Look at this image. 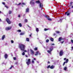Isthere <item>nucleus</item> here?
I'll return each instance as SVG.
<instances>
[{
  "label": "nucleus",
  "mask_w": 73,
  "mask_h": 73,
  "mask_svg": "<svg viewBox=\"0 0 73 73\" xmlns=\"http://www.w3.org/2000/svg\"><path fill=\"white\" fill-rule=\"evenodd\" d=\"M26 40L27 41H29V39L28 38H27Z\"/></svg>",
  "instance_id": "obj_25"
},
{
  "label": "nucleus",
  "mask_w": 73,
  "mask_h": 73,
  "mask_svg": "<svg viewBox=\"0 0 73 73\" xmlns=\"http://www.w3.org/2000/svg\"><path fill=\"white\" fill-rule=\"evenodd\" d=\"M63 53H64V52H63V50H61L59 52V55H60V56H62V54H63Z\"/></svg>",
  "instance_id": "obj_6"
},
{
  "label": "nucleus",
  "mask_w": 73,
  "mask_h": 73,
  "mask_svg": "<svg viewBox=\"0 0 73 73\" xmlns=\"http://www.w3.org/2000/svg\"><path fill=\"white\" fill-rule=\"evenodd\" d=\"M21 16H20V15H18V17H21Z\"/></svg>",
  "instance_id": "obj_53"
},
{
  "label": "nucleus",
  "mask_w": 73,
  "mask_h": 73,
  "mask_svg": "<svg viewBox=\"0 0 73 73\" xmlns=\"http://www.w3.org/2000/svg\"><path fill=\"white\" fill-rule=\"evenodd\" d=\"M70 10H68V11H67V12H66L65 13V14H67V13H68V12H70Z\"/></svg>",
  "instance_id": "obj_16"
},
{
  "label": "nucleus",
  "mask_w": 73,
  "mask_h": 73,
  "mask_svg": "<svg viewBox=\"0 0 73 73\" xmlns=\"http://www.w3.org/2000/svg\"><path fill=\"white\" fill-rule=\"evenodd\" d=\"M12 68H13V66H12L10 68V69H11Z\"/></svg>",
  "instance_id": "obj_32"
},
{
  "label": "nucleus",
  "mask_w": 73,
  "mask_h": 73,
  "mask_svg": "<svg viewBox=\"0 0 73 73\" xmlns=\"http://www.w3.org/2000/svg\"><path fill=\"white\" fill-rule=\"evenodd\" d=\"M20 35H24V33H21L20 34Z\"/></svg>",
  "instance_id": "obj_34"
},
{
  "label": "nucleus",
  "mask_w": 73,
  "mask_h": 73,
  "mask_svg": "<svg viewBox=\"0 0 73 73\" xmlns=\"http://www.w3.org/2000/svg\"><path fill=\"white\" fill-rule=\"evenodd\" d=\"M38 54L39 55H41V53H40V52H39L38 53Z\"/></svg>",
  "instance_id": "obj_49"
},
{
  "label": "nucleus",
  "mask_w": 73,
  "mask_h": 73,
  "mask_svg": "<svg viewBox=\"0 0 73 73\" xmlns=\"http://www.w3.org/2000/svg\"><path fill=\"white\" fill-rule=\"evenodd\" d=\"M27 27H29V28H31V27H30V26H29L28 25H27Z\"/></svg>",
  "instance_id": "obj_52"
},
{
  "label": "nucleus",
  "mask_w": 73,
  "mask_h": 73,
  "mask_svg": "<svg viewBox=\"0 0 73 73\" xmlns=\"http://www.w3.org/2000/svg\"><path fill=\"white\" fill-rule=\"evenodd\" d=\"M64 41H62L61 42V43L62 44H63V43H64Z\"/></svg>",
  "instance_id": "obj_50"
},
{
  "label": "nucleus",
  "mask_w": 73,
  "mask_h": 73,
  "mask_svg": "<svg viewBox=\"0 0 73 73\" xmlns=\"http://www.w3.org/2000/svg\"><path fill=\"white\" fill-rule=\"evenodd\" d=\"M50 40L51 41H54V39H53V38H50Z\"/></svg>",
  "instance_id": "obj_18"
},
{
  "label": "nucleus",
  "mask_w": 73,
  "mask_h": 73,
  "mask_svg": "<svg viewBox=\"0 0 73 73\" xmlns=\"http://www.w3.org/2000/svg\"><path fill=\"white\" fill-rule=\"evenodd\" d=\"M22 4L23 5H25V3H22Z\"/></svg>",
  "instance_id": "obj_54"
},
{
  "label": "nucleus",
  "mask_w": 73,
  "mask_h": 73,
  "mask_svg": "<svg viewBox=\"0 0 73 73\" xmlns=\"http://www.w3.org/2000/svg\"><path fill=\"white\" fill-rule=\"evenodd\" d=\"M49 41V39H47L46 40V42H48Z\"/></svg>",
  "instance_id": "obj_30"
},
{
  "label": "nucleus",
  "mask_w": 73,
  "mask_h": 73,
  "mask_svg": "<svg viewBox=\"0 0 73 73\" xmlns=\"http://www.w3.org/2000/svg\"><path fill=\"white\" fill-rule=\"evenodd\" d=\"M71 42H72V43H73V40L72 39L71 40Z\"/></svg>",
  "instance_id": "obj_44"
},
{
  "label": "nucleus",
  "mask_w": 73,
  "mask_h": 73,
  "mask_svg": "<svg viewBox=\"0 0 73 73\" xmlns=\"http://www.w3.org/2000/svg\"><path fill=\"white\" fill-rule=\"evenodd\" d=\"M67 60V59H66V58H64V61H65V60Z\"/></svg>",
  "instance_id": "obj_42"
},
{
  "label": "nucleus",
  "mask_w": 73,
  "mask_h": 73,
  "mask_svg": "<svg viewBox=\"0 0 73 73\" xmlns=\"http://www.w3.org/2000/svg\"><path fill=\"white\" fill-rule=\"evenodd\" d=\"M36 3H40V2L39 1H36Z\"/></svg>",
  "instance_id": "obj_26"
},
{
  "label": "nucleus",
  "mask_w": 73,
  "mask_h": 73,
  "mask_svg": "<svg viewBox=\"0 0 73 73\" xmlns=\"http://www.w3.org/2000/svg\"><path fill=\"white\" fill-rule=\"evenodd\" d=\"M30 4H31V5H32V4H33V5L35 4V3H34V2L33 1H31L30 2Z\"/></svg>",
  "instance_id": "obj_11"
},
{
  "label": "nucleus",
  "mask_w": 73,
  "mask_h": 73,
  "mask_svg": "<svg viewBox=\"0 0 73 73\" xmlns=\"http://www.w3.org/2000/svg\"><path fill=\"white\" fill-rule=\"evenodd\" d=\"M31 52L33 53V54H34V51H33V50H31Z\"/></svg>",
  "instance_id": "obj_29"
},
{
  "label": "nucleus",
  "mask_w": 73,
  "mask_h": 73,
  "mask_svg": "<svg viewBox=\"0 0 73 73\" xmlns=\"http://www.w3.org/2000/svg\"><path fill=\"white\" fill-rule=\"evenodd\" d=\"M32 34H31L30 35H29L30 37H32Z\"/></svg>",
  "instance_id": "obj_45"
},
{
  "label": "nucleus",
  "mask_w": 73,
  "mask_h": 73,
  "mask_svg": "<svg viewBox=\"0 0 73 73\" xmlns=\"http://www.w3.org/2000/svg\"><path fill=\"white\" fill-rule=\"evenodd\" d=\"M19 47L21 50H23V52L25 49V45L23 44H21L19 45Z\"/></svg>",
  "instance_id": "obj_1"
},
{
  "label": "nucleus",
  "mask_w": 73,
  "mask_h": 73,
  "mask_svg": "<svg viewBox=\"0 0 73 73\" xmlns=\"http://www.w3.org/2000/svg\"><path fill=\"white\" fill-rule=\"evenodd\" d=\"M5 58H7V57H8V55L7 54H5Z\"/></svg>",
  "instance_id": "obj_10"
},
{
  "label": "nucleus",
  "mask_w": 73,
  "mask_h": 73,
  "mask_svg": "<svg viewBox=\"0 0 73 73\" xmlns=\"http://www.w3.org/2000/svg\"><path fill=\"white\" fill-rule=\"evenodd\" d=\"M68 59H67L66 60V62H64L63 64V66H64L65 65V63H67L68 62Z\"/></svg>",
  "instance_id": "obj_7"
},
{
  "label": "nucleus",
  "mask_w": 73,
  "mask_h": 73,
  "mask_svg": "<svg viewBox=\"0 0 73 73\" xmlns=\"http://www.w3.org/2000/svg\"><path fill=\"white\" fill-rule=\"evenodd\" d=\"M24 50V52H27V51L26 50Z\"/></svg>",
  "instance_id": "obj_46"
},
{
  "label": "nucleus",
  "mask_w": 73,
  "mask_h": 73,
  "mask_svg": "<svg viewBox=\"0 0 73 73\" xmlns=\"http://www.w3.org/2000/svg\"><path fill=\"white\" fill-rule=\"evenodd\" d=\"M53 48L52 47H50L49 48L50 50H47L48 53H49L50 54H51V53H52V50H53Z\"/></svg>",
  "instance_id": "obj_2"
},
{
  "label": "nucleus",
  "mask_w": 73,
  "mask_h": 73,
  "mask_svg": "<svg viewBox=\"0 0 73 73\" xmlns=\"http://www.w3.org/2000/svg\"><path fill=\"white\" fill-rule=\"evenodd\" d=\"M62 19H60L59 20V21H62Z\"/></svg>",
  "instance_id": "obj_48"
},
{
  "label": "nucleus",
  "mask_w": 73,
  "mask_h": 73,
  "mask_svg": "<svg viewBox=\"0 0 73 73\" xmlns=\"http://www.w3.org/2000/svg\"><path fill=\"white\" fill-rule=\"evenodd\" d=\"M32 63H35V62L33 60L32 61Z\"/></svg>",
  "instance_id": "obj_43"
},
{
  "label": "nucleus",
  "mask_w": 73,
  "mask_h": 73,
  "mask_svg": "<svg viewBox=\"0 0 73 73\" xmlns=\"http://www.w3.org/2000/svg\"><path fill=\"white\" fill-rule=\"evenodd\" d=\"M11 43H13V42H14V41H13V40H11Z\"/></svg>",
  "instance_id": "obj_39"
},
{
  "label": "nucleus",
  "mask_w": 73,
  "mask_h": 73,
  "mask_svg": "<svg viewBox=\"0 0 73 73\" xmlns=\"http://www.w3.org/2000/svg\"><path fill=\"white\" fill-rule=\"evenodd\" d=\"M44 16L46 18H49V17H48V16H47V15H45Z\"/></svg>",
  "instance_id": "obj_36"
},
{
  "label": "nucleus",
  "mask_w": 73,
  "mask_h": 73,
  "mask_svg": "<svg viewBox=\"0 0 73 73\" xmlns=\"http://www.w3.org/2000/svg\"><path fill=\"white\" fill-rule=\"evenodd\" d=\"M66 14L67 16H69L70 15V13H67Z\"/></svg>",
  "instance_id": "obj_28"
},
{
  "label": "nucleus",
  "mask_w": 73,
  "mask_h": 73,
  "mask_svg": "<svg viewBox=\"0 0 73 73\" xmlns=\"http://www.w3.org/2000/svg\"><path fill=\"white\" fill-rule=\"evenodd\" d=\"M25 23H27L28 22V20L27 19H25Z\"/></svg>",
  "instance_id": "obj_23"
},
{
  "label": "nucleus",
  "mask_w": 73,
  "mask_h": 73,
  "mask_svg": "<svg viewBox=\"0 0 73 73\" xmlns=\"http://www.w3.org/2000/svg\"><path fill=\"white\" fill-rule=\"evenodd\" d=\"M17 32H21V30H17Z\"/></svg>",
  "instance_id": "obj_37"
},
{
  "label": "nucleus",
  "mask_w": 73,
  "mask_h": 73,
  "mask_svg": "<svg viewBox=\"0 0 73 73\" xmlns=\"http://www.w3.org/2000/svg\"><path fill=\"white\" fill-rule=\"evenodd\" d=\"M48 30H49V29H46V28H45L44 29V31H48Z\"/></svg>",
  "instance_id": "obj_27"
},
{
  "label": "nucleus",
  "mask_w": 73,
  "mask_h": 73,
  "mask_svg": "<svg viewBox=\"0 0 73 73\" xmlns=\"http://www.w3.org/2000/svg\"><path fill=\"white\" fill-rule=\"evenodd\" d=\"M50 68V65H49L47 67V69H49V68Z\"/></svg>",
  "instance_id": "obj_21"
},
{
  "label": "nucleus",
  "mask_w": 73,
  "mask_h": 73,
  "mask_svg": "<svg viewBox=\"0 0 73 73\" xmlns=\"http://www.w3.org/2000/svg\"><path fill=\"white\" fill-rule=\"evenodd\" d=\"M47 63H48V64H49L50 63V62H49V61Z\"/></svg>",
  "instance_id": "obj_56"
},
{
  "label": "nucleus",
  "mask_w": 73,
  "mask_h": 73,
  "mask_svg": "<svg viewBox=\"0 0 73 73\" xmlns=\"http://www.w3.org/2000/svg\"><path fill=\"white\" fill-rule=\"evenodd\" d=\"M72 49H73V46L72 47Z\"/></svg>",
  "instance_id": "obj_63"
},
{
  "label": "nucleus",
  "mask_w": 73,
  "mask_h": 73,
  "mask_svg": "<svg viewBox=\"0 0 73 73\" xmlns=\"http://www.w3.org/2000/svg\"><path fill=\"white\" fill-rule=\"evenodd\" d=\"M54 66L53 65H52L51 66H50V69H54Z\"/></svg>",
  "instance_id": "obj_8"
},
{
  "label": "nucleus",
  "mask_w": 73,
  "mask_h": 73,
  "mask_svg": "<svg viewBox=\"0 0 73 73\" xmlns=\"http://www.w3.org/2000/svg\"><path fill=\"white\" fill-rule=\"evenodd\" d=\"M56 33H60V32L59 31H56Z\"/></svg>",
  "instance_id": "obj_33"
},
{
  "label": "nucleus",
  "mask_w": 73,
  "mask_h": 73,
  "mask_svg": "<svg viewBox=\"0 0 73 73\" xmlns=\"http://www.w3.org/2000/svg\"><path fill=\"white\" fill-rule=\"evenodd\" d=\"M12 28V27H7L5 28V30L6 31H9L10 29H11Z\"/></svg>",
  "instance_id": "obj_5"
},
{
  "label": "nucleus",
  "mask_w": 73,
  "mask_h": 73,
  "mask_svg": "<svg viewBox=\"0 0 73 73\" xmlns=\"http://www.w3.org/2000/svg\"><path fill=\"white\" fill-rule=\"evenodd\" d=\"M14 60H16V57L14 58Z\"/></svg>",
  "instance_id": "obj_41"
},
{
  "label": "nucleus",
  "mask_w": 73,
  "mask_h": 73,
  "mask_svg": "<svg viewBox=\"0 0 73 73\" xmlns=\"http://www.w3.org/2000/svg\"><path fill=\"white\" fill-rule=\"evenodd\" d=\"M40 8H41V9H42V6L41 7V3H40Z\"/></svg>",
  "instance_id": "obj_17"
},
{
  "label": "nucleus",
  "mask_w": 73,
  "mask_h": 73,
  "mask_svg": "<svg viewBox=\"0 0 73 73\" xmlns=\"http://www.w3.org/2000/svg\"><path fill=\"white\" fill-rule=\"evenodd\" d=\"M2 4H3V5H5V3L4 2H3Z\"/></svg>",
  "instance_id": "obj_47"
},
{
  "label": "nucleus",
  "mask_w": 73,
  "mask_h": 73,
  "mask_svg": "<svg viewBox=\"0 0 73 73\" xmlns=\"http://www.w3.org/2000/svg\"><path fill=\"white\" fill-rule=\"evenodd\" d=\"M22 55H23V56L25 55V53L24 52H23L22 54Z\"/></svg>",
  "instance_id": "obj_38"
},
{
  "label": "nucleus",
  "mask_w": 73,
  "mask_h": 73,
  "mask_svg": "<svg viewBox=\"0 0 73 73\" xmlns=\"http://www.w3.org/2000/svg\"><path fill=\"white\" fill-rule=\"evenodd\" d=\"M9 15H11L12 13V11H9Z\"/></svg>",
  "instance_id": "obj_20"
},
{
  "label": "nucleus",
  "mask_w": 73,
  "mask_h": 73,
  "mask_svg": "<svg viewBox=\"0 0 73 73\" xmlns=\"http://www.w3.org/2000/svg\"><path fill=\"white\" fill-rule=\"evenodd\" d=\"M6 21L8 24H11V21H10V20L8 18L6 19Z\"/></svg>",
  "instance_id": "obj_3"
},
{
  "label": "nucleus",
  "mask_w": 73,
  "mask_h": 73,
  "mask_svg": "<svg viewBox=\"0 0 73 73\" xmlns=\"http://www.w3.org/2000/svg\"><path fill=\"white\" fill-rule=\"evenodd\" d=\"M19 25L20 27H22V24H21V23H19Z\"/></svg>",
  "instance_id": "obj_22"
},
{
  "label": "nucleus",
  "mask_w": 73,
  "mask_h": 73,
  "mask_svg": "<svg viewBox=\"0 0 73 73\" xmlns=\"http://www.w3.org/2000/svg\"><path fill=\"white\" fill-rule=\"evenodd\" d=\"M5 7L6 8H8V7L7 5H5Z\"/></svg>",
  "instance_id": "obj_40"
},
{
  "label": "nucleus",
  "mask_w": 73,
  "mask_h": 73,
  "mask_svg": "<svg viewBox=\"0 0 73 73\" xmlns=\"http://www.w3.org/2000/svg\"><path fill=\"white\" fill-rule=\"evenodd\" d=\"M34 60H36V58H34Z\"/></svg>",
  "instance_id": "obj_60"
},
{
  "label": "nucleus",
  "mask_w": 73,
  "mask_h": 73,
  "mask_svg": "<svg viewBox=\"0 0 73 73\" xmlns=\"http://www.w3.org/2000/svg\"><path fill=\"white\" fill-rule=\"evenodd\" d=\"M48 20H49V21H52V19L50 18H48Z\"/></svg>",
  "instance_id": "obj_24"
},
{
  "label": "nucleus",
  "mask_w": 73,
  "mask_h": 73,
  "mask_svg": "<svg viewBox=\"0 0 73 73\" xmlns=\"http://www.w3.org/2000/svg\"><path fill=\"white\" fill-rule=\"evenodd\" d=\"M1 21V19L0 18V21Z\"/></svg>",
  "instance_id": "obj_61"
},
{
  "label": "nucleus",
  "mask_w": 73,
  "mask_h": 73,
  "mask_svg": "<svg viewBox=\"0 0 73 73\" xmlns=\"http://www.w3.org/2000/svg\"><path fill=\"white\" fill-rule=\"evenodd\" d=\"M61 40H62V38L61 37H60L58 39L59 41H61Z\"/></svg>",
  "instance_id": "obj_15"
},
{
  "label": "nucleus",
  "mask_w": 73,
  "mask_h": 73,
  "mask_svg": "<svg viewBox=\"0 0 73 73\" xmlns=\"http://www.w3.org/2000/svg\"><path fill=\"white\" fill-rule=\"evenodd\" d=\"M67 70V67H64V70Z\"/></svg>",
  "instance_id": "obj_19"
},
{
  "label": "nucleus",
  "mask_w": 73,
  "mask_h": 73,
  "mask_svg": "<svg viewBox=\"0 0 73 73\" xmlns=\"http://www.w3.org/2000/svg\"><path fill=\"white\" fill-rule=\"evenodd\" d=\"M5 38V35H4L2 38V40H3L4 39V38Z\"/></svg>",
  "instance_id": "obj_12"
},
{
  "label": "nucleus",
  "mask_w": 73,
  "mask_h": 73,
  "mask_svg": "<svg viewBox=\"0 0 73 73\" xmlns=\"http://www.w3.org/2000/svg\"><path fill=\"white\" fill-rule=\"evenodd\" d=\"M0 13H1V11H0Z\"/></svg>",
  "instance_id": "obj_62"
},
{
  "label": "nucleus",
  "mask_w": 73,
  "mask_h": 73,
  "mask_svg": "<svg viewBox=\"0 0 73 73\" xmlns=\"http://www.w3.org/2000/svg\"><path fill=\"white\" fill-rule=\"evenodd\" d=\"M71 8H72V9H73V6H71Z\"/></svg>",
  "instance_id": "obj_58"
},
{
  "label": "nucleus",
  "mask_w": 73,
  "mask_h": 73,
  "mask_svg": "<svg viewBox=\"0 0 73 73\" xmlns=\"http://www.w3.org/2000/svg\"><path fill=\"white\" fill-rule=\"evenodd\" d=\"M36 31L37 32H38V28H37L36 29Z\"/></svg>",
  "instance_id": "obj_35"
},
{
  "label": "nucleus",
  "mask_w": 73,
  "mask_h": 73,
  "mask_svg": "<svg viewBox=\"0 0 73 73\" xmlns=\"http://www.w3.org/2000/svg\"><path fill=\"white\" fill-rule=\"evenodd\" d=\"M72 4H73V2H70V5H69L68 6V7H70L71 6H72Z\"/></svg>",
  "instance_id": "obj_9"
},
{
  "label": "nucleus",
  "mask_w": 73,
  "mask_h": 73,
  "mask_svg": "<svg viewBox=\"0 0 73 73\" xmlns=\"http://www.w3.org/2000/svg\"><path fill=\"white\" fill-rule=\"evenodd\" d=\"M29 12V8H27L26 11V12Z\"/></svg>",
  "instance_id": "obj_14"
},
{
  "label": "nucleus",
  "mask_w": 73,
  "mask_h": 73,
  "mask_svg": "<svg viewBox=\"0 0 73 73\" xmlns=\"http://www.w3.org/2000/svg\"><path fill=\"white\" fill-rule=\"evenodd\" d=\"M56 35V33H54L53 34V36H55Z\"/></svg>",
  "instance_id": "obj_51"
},
{
  "label": "nucleus",
  "mask_w": 73,
  "mask_h": 73,
  "mask_svg": "<svg viewBox=\"0 0 73 73\" xmlns=\"http://www.w3.org/2000/svg\"><path fill=\"white\" fill-rule=\"evenodd\" d=\"M34 50H37V48L36 47L35 48H34Z\"/></svg>",
  "instance_id": "obj_31"
},
{
  "label": "nucleus",
  "mask_w": 73,
  "mask_h": 73,
  "mask_svg": "<svg viewBox=\"0 0 73 73\" xmlns=\"http://www.w3.org/2000/svg\"><path fill=\"white\" fill-rule=\"evenodd\" d=\"M21 4V3H19V4H18V5H20V4Z\"/></svg>",
  "instance_id": "obj_55"
},
{
  "label": "nucleus",
  "mask_w": 73,
  "mask_h": 73,
  "mask_svg": "<svg viewBox=\"0 0 73 73\" xmlns=\"http://www.w3.org/2000/svg\"><path fill=\"white\" fill-rule=\"evenodd\" d=\"M26 64L27 65H29V64H31V59H28V61L26 62Z\"/></svg>",
  "instance_id": "obj_4"
},
{
  "label": "nucleus",
  "mask_w": 73,
  "mask_h": 73,
  "mask_svg": "<svg viewBox=\"0 0 73 73\" xmlns=\"http://www.w3.org/2000/svg\"><path fill=\"white\" fill-rule=\"evenodd\" d=\"M26 56L27 57H28V55H26Z\"/></svg>",
  "instance_id": "obj_59"
},
{
  "label": "nucleus",
  "mask_w": 73,
  "mask_h": 73,
  "mask_svg": "<svg viewBox=\"0 0 73 73\" xmlns=\"http://www.w3.org/2000/svg\"><path fill=\"white\" fill-rule=\"evenodd\" d=\"M54 45V43H53L52 44V45Z\"/></svg>",
  "instance_id": "obj_57"
},
{
  "label": "nucleus",
  "mask_w": 73,
  "mask_h": 73,
  "mask_svg": "<svg viewBox=\"0 0 73 73\" xmlns=\"http://www.w3.org/2000/svg\"><path fill=\"white\" fill-rule=\"evenodd\" d=\"M38 51H37L36 52V54H35V56H37V55H38Z\"/></svg>",
  "instance_id": "obj_13"
},
{
  "label": "nucleus",
  "mask_w": 73,
  "mask_h": 73,
  "mask_svg": "<svg viewBox=\"0 0 73 73\" xmlns=\"http://www.w3.org/2000/svg\"><path fill=\"white\" fill-rule=\"evenodd\" d=\"M32 1H34L35 0H32Z\"/></svg>",
  "instance_id": "obj_64"
}]
</instances>
